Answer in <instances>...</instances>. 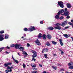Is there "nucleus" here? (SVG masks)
Here are the masks:
<instances>
[{
	"label": "nucleus",
	"instance_id": "f257e3e1",
	"mask_svg": "<svg viewBox=\"0 0 73 73\" xmlns=\"http://www.w3.org/2000/svg\"><path fill=\"white\" fill-rule=\"evenodd\" d=\"M63 2H62L60 1V2L58 1V4L59 5V6L62 8H63L64 7V4H63Z\"/></svg>",
	"mask_w": 73,
	"mask_h": 73
},
{
	"label": "nucleus",
	"instance_id": "f03ea898",
	"mask_svg": "<svg viewBox=\"0 0 73 73\" xmlns=\"http://www.w3.org/2000/svg\"><path fill=\"white\" fill-rule=\"evenodd\" d=\"M35 30H36V29H35V27L34 26H31L30 28L28 29V31L29 32H32V31H35Z\"/></svg>",
	"mask_w": 73,
	"mask_h": 73
},
{
	"label": "nucleus",
	"instance_id": "7ed1b4c3",
	"mask_svg": "<svg viewBox=\"0 0 73 73\" xmlns=\"http://www.w3.org/2000/svg\"><path fill=\"white\" fill-rule=\"evenodd\" d=\"M72 65H73V62L72 61H71L70 62L68 63V66H70V67H68L69 69H73V66H72Z\"/></svg>",
	"mask_w": 73,
	"mask_h": 73
},
{
	"label": "nucleus",
	"instance_id": "20e7f679",
	"mask_svg": "<svg viewBox=\"0 0 73 73\" xmlns=\"http://www.w3.org/2000/svg\"><path fill=\"white\" fill-rule=\"evenodd\" d=\"M12 65V62H7L4 64V66L5 67H7L9 65Z\"/></svg>",
	"mask_w": 73,
	"mask_h": 73
},
{
	"label": "nucleus",
	"instance_id": "39448f33",
	"mask_svg": "<svg viewBox=\"0 0 73 73\" xmlns=\"http://www.w3.org/2000/svg\"><path fill=\"white\" fill-rule=\"evenodd\" d=\"M64 15H65L66 16H69V15H70V13H69V11H65L64 13Z\"/></svg>",
	"mask_w": 73,
	"mask_h": 73
},
{
	"label": "nucleus",
	"instance_id": "423d86ee",
	"mask_svg": "<svg viewBox=\"0 0 73 73\" xmlns=\"http://www.w3.org/2000/svg\"><path fill=\"white\" fill-rule=\"evenodd\" d=\"M21 45L20 44H16L15 45V49H19V47L20 46H21Z\"/></svg>",
	"mask_w": 73,
	"mask_h": 73
},
{
	"label": "nucleus",
	"instance_id": "0eeeda50",
	"mask_svg": "<svg viewBox=\"0 0 73 73\" xmlns=\"http://www.w3.org/2000/svg\"><path fill=\"white\" fill-rule=\"evenodd\" d=\"M4 36V35H0V41H3L4 39V38L3 37Z\"/></svg>",
	"mask_w": 73,
	"mask_h": 73
},
{
	"label": "nucleus",
	"instance_id": "6e6552de",
	"mask_svg": "<svg viewBox=\"0 0 73 73\" xmlns=\"http://www.w3.org/2000/svg\"><path fill=\"white\" fill-rule=\"evenodd\" d=\"M35 42L36 45H41L40 42L38 39H37L35 41Z\"/></svg>",
	"mask_w": 73,
	"mask_h": 73
},
{
	"label": "nucleus",
	"instance_id": "1a4fd4ad",
	"mask_svg": "<svg viewBox=\"0 0 73 73\" xmlns=\"http://www.w3.org/2000/svg\"><path fill=\"white\" fill-rule=\"evenodd\" d=\"M37 56V53L36 52H35V53H34V54L32 56V57L33 58H35V57H36Z\"/></svg>",
	"mask_w": 73,
	"mask_h": 73
},
{
	"label": "nucleus",
	"instance_id": "9d476101",
	"mask_svg": "<svg viewBox=\"0 0 73 73\" xmlns=\"http://www.w3.org/2000/svg\"><path fill=\"white\" fill-rule=\"evenodd\" d=\"M47 38L48 39L50 40L52 38V36L48 34L47 35Z\"/></svg>",
	"mask_w": 73,
	"mask_h": 73
},
{
	"label": "nucleus",
	"instance_id": "9b49d317",
	"mask_svg": "<svg viewBox=\"0 0 73 73\" xmlns=\"http://www.w3.org/2000/svg\"><path fill=\"white\" fill-rule=\"evenodd\" d=\"M54 28L56 29H58V30H60V29H61V27L60 26H56Z\"/></svg>",
	"mask_w": 73,
	"mask_h": 73
},
{
	"label": "nucleus",
	"instance_id": "f8f14e48",
	"mask_svg": "<svg viewBox=\"0 0 73 73\" xmlns=\"http://www.w3.org/2000/svg\"><path fill=\"white\" fill-rule=\"evenodd\" d=\"M46 36L45 34H44L43 35V36H42V37H43V38L44 40H46Z\"/></svg>",
	"mask_w": 73,
	"mask_h": 73
},
{
	"label": "nucleus",
	"instance_id": "ddd939ff",
	"mask_svg": "<svg viewBox=\"0 0 73 73\" xmlns=\"http://www.w3.org/2000/svg\"><path fill=\"white\" fill-rule=\"evenodd\" d=\"M47 29L48 30H53L54 29V28L52 27H49L48 28H47Z\"/></svg>",
	"mask_w": 73,
	"mask_h": 73
},
{
	"label": "nucleus",
	"instance_id": "4468645a",
	"mask_svg": "<svg viewBox=\"0 0 73 73\" xmlns=\"http://www.w3.org/2000/svg\"><path fill=\"white\" fill-rule=\"evenodd\" d=\"M5 39H7L8 38V37H9V35L8 34H5Z\"/></svg>",
	"mask_w": 73,
	"mask_h": 73
},
{
	"label": "nucleus",
	"instance_id": "2eb2a0df",
	"mask_svg": "<svg viewBox=\"0 0 73 73\" xmlns=\"http://www.w3.org/2000/svg\"><path fill=\"white\" fill-rule=\"evenodd\" d=\"M19 49L20 50L23 51L24 50V48L23 47H21L19 48Z\"/></svg>",
	"mask_w": 73,
	"mask_h": 73
},
{
	"label": "nucleus",
	"instance_id": "dca6fc26",
	"mask_svg": "<svg viewBox=\"0 0 73 73\" xmlns=\"http://www.w3.org/2000/svg\"><path fill=\"white\" fill-rule=\"evenodd\" d=\"M55 19H58V20L60 18V16L59 15H56L55 17Z\"/></svg>",
	"mask_w": 73,
	"mask_h": 73
},
{
	"label": "nucleus",
	"instance_id": "f3484780",
	"mask_svg": "<svg viewBox=\"0 0 73 73\" xmlns=\"http://www.w3.org/2000/svg\"><path fill=\"white\" fill-rule=\"evenodd\" d=\"M67 8H71V5L70 3H67Z\"/></svg>",
	"mask_w": 73,
	"mask_h": 73
},
{
	"label": "nucleus",
	"instance_id": "a211bd4d",
	"mask_svg": "<svg viewBox=\"0 0 73 73\" xmlns=\"http://www.w3.org/2000/svg\"><path fill=\"white\" fill-rule=\"evenodd\" d=\"M45 45H46L47 46H50V44L49 42H47L46 43Z\"/></svg>",
	"mask_w": 73,
	"mask_h": 73
},
{
	"label": "nucleus",
	"instance_id": "6ab92c4d",
	"mask_svg": "<svg viewBox=\"0 0 73 73\" xmlns=\"http://www.w3.org/2000/svg\"><path fill=\"white\" fill-rule=\"evenodd\" d=\"M65 25H66V23H63V22L62 23V24H61V26L63 27H65Z\"/></svg>",
	"mask_w": 73,
	"mask_h": 73
},
{
	"label": "nucleus",
	"instance_id": "aec40b11",
	"mask_svg": "<svg viewBox=\"0 0 73 73\" xmlns=\"http://www.w3.org/2000/svg\"><path fill=\"white\" fill-rule=\"evenodd\" d=\"M23 54H25V56H28V54H27L26 52L24 51H23Z\"/></svg>",
	"mask_w": 73,
	"mask_h": 73
},
{
	"label": "nucleus",
	"instance_id": "412c9836",
	"mask_svg": "<svg viewBox=\"0 0 73 73\" xmlns=\"http://www.w3.org/2000/svg\"><path fill=\"white\" fill-rule=\"evenodd\" d=\"M52 42L54 45H56L57 44V42H55L54 41H52Z\"/></svg>",
	"mask_w": 73,
	"mask_h": 73
},
{
	"label": "nucleus",
	"instance_id": "4be33fe9",
	"mask_svg": "<svg viewBox=\"0 0 73 73\" xmlns=\"http://www.w3.org/2000/svg\"><path fill=\"white\" fill-rule=\"evenodd\" d=\"M41 35H42V34H41V33H39L38 36V38H40L41 37H42V36H41Z\"/></svg>",
	"mask_w": 73,
	"mask_h": 73
},
{
	"label": "nucleus",
	"instance_id": "5701e85b",
	"mask_svg": "<svg viewBox=\"0 0 73 73\" xmlns=\"http://www.w3.org/2000/svg\"><path fill=\"white\" fill-rule=\"evenodd\" d=\"M60 25H61V24L59 23H58L55 24V25L56 26H60Z\"/></svg>",
	"mask_w": 73,
	"mask_h": 73
},
{
	"label": "nucleus",
	"instance_id": "b1692460",
	"mask_svg": "<svg viewBox=\"0 0 73 73\" xmlns=\"http://www.w3.org/2000/svg\"><path fill=\"white\" fill-rule=\"evenodd\" d=\"M59 12H60V13H63V12H64V9H62L60 11H59Z\"/></svg>",
	"mask_w": 73,
	"mask_h": 73
},
{
	"label": "nucleus",
	"instance_id": "393cba45",
	"mask_svg": "<svg viewBox=\"0 0 73 73\" xmlns=\"http://www.w3.org/2000/svg\"><path fill=\"white\" fill-rule=\"evenodd\" d=\"M70 27H69V26L66 27L65 28L63 29V31H64V30H65L66 29H68V28H70Z\"/></svg>",
	"mask_w": 73,
	"mask_h": 73
},
{
	"label": "nucleus",
	"instance_id": "a878e982",
	"mask_svg": "<svg viewBox=\"0 0 73 73\" xmlns=\"http://www.w3.org/2000/svg\"><path fill=\"white\" fill-rule=\"evenodd\" d=\"M42 50H44V52H47L48 51V49L46 48H45L44 49H43Z\"/></svg>",
	"mask_w": 73,
	"mask_h": 73
},
{
	"label": "nucleus",
	"instance_id": "bb28decb",
	"mask_svg": "<svg viewBox=\"0 0 73 73\" xmlns=\"http://www.w3.org/2000/svg\"><path fill=\"white\" fill-rule=\"evenodd\" d=\"M23 30L24 31H25V32H27V31H28V29H27V28H24Z\"/></svg>",
	"mask_w": 73,
	"mask_h": 73
},
{
	"label": "nucleus",
	"instance_id": "cd10ccee",
	"mask_svg": "<svg viewBox=\"0 0 73 73\" xmlns=\"http://www.w3.org/2000/svg\"><path fill=\"white\" fill-rule=\"evenodd\" d=\"M52 68L53 69H54V70H56L57 69V67H54V66H52Z\"/></svg>",
	"mask_w": 73,
	"mask_h": 73
},
{
	"label": "nucleus",
	"instance_id": "c85d7f7f",
	"mask_svg": "<svg viewBox=\"0 0 73 73\" xmlns=\"http://www.w3.org/2000/svg\"><path fill=\"white\" fill-rule=\"evenodd\" d=\"M63 36L65 37H66V38H68V36L67 34H64L63 35Z\"/></svg>",
	"mask_w": 73,
	"mask_h": 73
},
{
	"label": "nucleus",
	"instance_id": "c756f323",
	"mask_svg": "<svg viewBox=\"0 0 73 73\" xmlns=\"http://www.w3.org/2000/svg\"><path fill=\"white\" fill-rule=\"evenodd\" d=\"M44 56L45 57V58H48V57H47V54H44Z\"/></svg>",
	"mask_w": 73,
	"mask_h": 73
},
{
	"label": "nucleus",
	"instance_id": "7c9ffc66",
	"mask_svg": "<svg viewBox=\"0 0 73 73\" xmlns=\"http://www.w3.org/2000/svg\"><path fill=\"white\" fill-rule=\"evenodd\" d=\"M4 33V31L2 30L0 32V33L1 34H3Z\"/></svg>",
	"mask_w": 73,
	"mask_h": 73
},
{
	"label": "nucleus",
	"instance_id": "2f4dec72",
	"mask_svg": "<svg viewBox=\"0 0 73 73\" xmlns=\"http://www.w3.org/2000/svg\"><path fill=\"white\" fill-rule=\"evenodd\" d=\"M64 19V17L63 16H62L61 17H59V19L60 20H62V19Z\"/></svg>",
	"mask_w": 73,
	"mask_h": 73
},
{
	"label": "nucleus",
	"instance_id": "473e14b6",
	"mask_svg": "<svg viewBox=\"0 0 73 73\" xmlns=\"http://www.w3.org/2000/svg\"><path fill=\"white\" fill-rule=\"evenodd\" d=\"M15 46V45L14 44H11L10 45V46L11 47V48H13Z\"/></svg>",
	"mask_w": 73,
	"mask_h": 73
},
{
	"label": "nucleus",
	"instance_id": "72a5a7b5",
	"mask_svg": "<svg viewBox=\"0 0 73 73\" xmlns=\"http://www.w3.org/2000/svg\"><path fill=\"white\" fill-rule=\"evenodd\" d=\"M5 72H6V73H8V72H9V70H5Z\"/></svg>",
	"mask_w": 73,
	"mask_h": 73
},
{
	"label": "nucleus",
	"instance_id": "f704fd0d",
	"mask_svg": "<svg viewBox=\"0 0 73 73\" xmlns=\"http://www.w3.org/2000/svg\"><path fill=\"white\" fill-rule=\"evenodd\" d=\"M14 61H15V62L17 64H18L19 63V61H18V60H15V59Z\"/></svg>",
	"mask_w": 73,
	"mask_h": 73
},
{
	"label": "nucleus",
	"instance_id": "c9c22d12",
	"mask_svg": "<svg viewBox=\"0 0 73 73\" xmlns=\"http://www.w3.org/2000/svg\"><path fill=\"white\" fill-rule=\"evenodd\" d=\"M37 71L34 70V71H33L32 72V73H37Z\"/></svg>",
	"mask_w": 73,
	"mask_h": 73
},
{
	"label": "nucleus",
	"instance_id": "e433bc0d",
	"mask_svg": "<svg viewBox=\"0 0 73 73\" xmlns=\"http://www.w3.org/2000/svg\"><path fill=\"white\" fill-rule=\"evenodd\" d=\"M68 24H69L70 25H73V23L71 22H69Z\"/></svg>",
	"mask_w": 73,
	"mask_h": 73
},
{
	"label": "nucleus",
	"instance_id": "4c0bfd02",
	"mask_svg": "<svg viewBox=\"0 0 73 73\" xmlns=\"http://www.w3.org/2000/svg\"><path fill=\"white\" fill-rule=\"evenodd\" d=\"M59 41L60 42H62V39H59Z\"/></svg>",
	"mask_w": 73,
	"mask_h": 73
},
{
	"label": "nucleus",
	"instance_id": "58836bf2",
	"mask_svg": "<svg viewBox=\"0 0 73 73\" xmlns=\"http://www.w3.org/2000/svg\"><path fill=\"white\" fill-rule=\"evenodd\" d=\"M60 43L61 45L62 46L63 45H64V43H63V42H60Z\"/></svg>",
	"mask_w": 73,
	"mask_h": 73
},
{
	"label": "nucleus",
	"instance_id": "ea45409f",
	"mask_svg": "<svg viewBox=\"0 0 73 73\" xmlns=\"http://www.w3.org/2000/svg\"><path fill=\"white\" fill-rule=\"evenodd\" d=\"M31 66L32 67H33L34 68H35V67H36V65H34L32 64Z\"/></svg>",
	"mask_w": 73,
	"mask_h": 73
},
{
	"label": "nucleus",
	"instance_id": "a19ab883",
	"mask_svg": "<svg viewBox=\"0 0 73 73\" xmlns=\"http://www.w3.org/2000/svg\"><path fill=\"white\" fill-rule=\"evenodd\" d=\"M57 15L59 16L60 15H61V13H60V12H58L57 13Z\"/></svg>",
	"mask_w": 73,
	"mask_h": 73
},
{
	"label": "nucleus",
	"instance_id": "79ce46f5",
	"mask_svg": "<svg viewBox=\"0 0 73 73\" xmlns=\"http://www.w3.org/2000/svg\"><path fill=\"white\" fill-rule=\"evenodd\" d=\"M66 18L67 19H68L70 18V16H69V15H68L66 17Z\"/></svg>",
	"mask_w": 73,
	"mask_h": 73
},
{
	"label": "nucleus",
	"instance_id": "37998d69",
	"mask_svg": "<svg viewBox=\"0 0 73 73\" xmlns=\"http://www.w3.org/2000/svg\"><path fill=\"white\" fill-rule=\"evenodd\" d=\"M7 69H11V67L9 66H8L7 67Z\"/></svg>",
	"mask_w": 73,
	"mask_h": 73
},
{
	"label": "nucleus",
	"instance_id": "c03bdc74",
	"mask_svg": "<svg viewBox=\"0 0 73 73\" xmlns=\"http://www.w3.org/2000/svg\"><path fill=\"white\" fill-rule=\"evenodd\" d=\"M67 21H64V22H63V23H64V24H66V25L67 24Z\"/></svg>",
	"mask_w": 73,
	"mask_h": 73
},
{
	"label": "nucleus",
	"instance_id": "a18cd8bd",
	"mask_svg": "<svg viewBox=\"0 0 73 73\" xmlns=\"http://www.w3.org/2000/svg\"><path fill=\"white\" fill-rule=\"evenodd\" d=\"M32 61H33L34 60L35 62H36V59H35L34 58H32Z\"/></svg>",
	"mask_w": 73,
	"mask_h": 73
},
{
	"label": "nucleus",
	"instance_id": "49530a36",
	"mask_svg": "<svg viewBox=\"0 0 73 73\" xmlns=\"http://www.w3.org/2000/svg\"><path fill=\"white\" fill-rule=\"evenodd\" d=\"M43 23H44V21H41L40 22V23L41 24H43Z\"/></svg>",
	"mask_w": 73,
	"mask_h": 73
},
{
	"label": "nucleus",
	"instance_id": "de8ad7c7",
	"mask_svg": "<svg viewBox=\"0 0 73 73\" xmlns=\"http://www.w3.org/2000/svg\"><path fill=\"white\" fill-rule=\"evenodd\" d=\"M6 48H7L8 49H10V47L8 46H7L6 47Z\"/></svg>",
	"mask_w": 73,
	"mask_h": 73
},
{
	"label": "nucleus",
	"instance_id": "09e8293b",
	"mask_svg": "<svg viewBox=\"0 0 73 73\" xmlns=\"http://www.w3.org/2000/svg\"><path fill=\"white\" fill-rule=\"evenodd\" d=\"M36 52V51H34V50H32L31 51V52L32 53H35V52Z\"/></svg>",
	"mask_w": 73,
	"mask_h": 73
},
{
	"label": "nucleus",
	"instance_id": "8fccbe9b",
	"mask_svg": "<svg viewBox=\"0 0 73 73\" xmlns=\"http://www.w3.org/2000/svg\"><path fill=\"white\" fill-rule=\"evenodd\" d=\"M31 46V45L30 44H29V43H27V46Z\"/></svg>",
	"mask_w": 73,
	"mask_h": 73
},
{
	"label": "nucleus",
	"instance_id": "3c124183",
	"mask_svg": "<svg viewBox=\"0 0 73 73\" xmlns=\"http://www.w3.org/2000/svg\"><path fill=\"white\" fill-rule=\"evenodd\" d=\"M23 66L24 68H25V65L24 64H23Z\"/></svg>",
	"mask_w": 73,
	"mask_h": 73
},
{
	"label": "nucleus",
	"instance_id": "603ef678",
	"mask_svg": "<svg viewBox=\"0 0 73 73\" xmlns=\"http://www.w3.org/2000/svg\"><path fill=\"white\" fill-rule=\"evenodd\" d=\"M60 71H64V69L62 68V69H60Z\"/></svg>",
	"mask_w": 73,
	"mask_h": 73
},
{
	"label": "nucleus",
	"instance_id": "864d4df0",
	"mask_svg": "<svg viewBox=\"0 0 73 73\" xmlns=\"http://www.w3.org/2000/svg\"><path fill=\"white\" fill-rule=\"evenodd\" d=\"M68 10V9L66 8H65L64 9V11H67V10Z\"/></svg>",
	"mask_w": 73,
	"mask_h": 73
},
{
	"label": "nucleus",
	"instance_id": "5fc2aeb1",
	"mask_svg": "<svg viewBox=\"0 0 73 73\" xmlns=\"http://www.w3.org/2000/svg\"><path fill=\"white\" fill-rule=\"evenodd\" d=\"M12 72V69H10V70H9V72Z\"/></svg>",
	"mask_w": 73,
	"mask_h": 73
},
{
	"label": "nucleus",
	"instance_id": "6e6d98bb",
	"mask_svg": "<svg viewBox=\"0 0 73 73\" xmlns=\"http://www.w3.org/2000/svg\"><path fill=\"white\" fill-rule=\"evenodd\" d=\"M12 58L14 61L15 60V59L13 58V55H12Z\"/></svg>",
	"mask_w": 73,
	"mask_h": 73
},
{
	"label": "nucleus",
	"instance_id": "4d7b16f0",
	"mask_svg": "<svg viewBox=\"0 0 73 73\" xmlns=\"http://www.w3.org/2000/svg\"><path fill=\"white\" fill-rule=\"evenodd\" d=\"M0 48L2 50H3V49H4V47H3Z\"/></svg>",
	"mask_w": 73,
	"mask_h": 73
},
{
	"label": "nucleus",
	"instance_id": "13d9d810",
	"mask_svg": "<svg viewBox=\"0 0 73 73\" xmlns=\"http://www.w3.org/2000/svg\"><path fill=\"white\" fill-rule=\"evenodd\" d=\"M39 66H40V67H42V66L41 64H39Z\"/></svg>",
	"mask_w": 73,
	"mask_h": 73
},
{
	"label": "nucleus",
	"instance_id": "bf43d9fd",
	"mask_svg": "<svg viewBox=\"0 0 73 73\" xmlns=\"http://www.w3.org/2000/svg\"><path fill=\"white\" fill-rule=\"evenodd\" d=\"M61 54H62L63 53H64V52H63V51H62L61 52Z\"/></svg>",
	"mask_w": 73,
	"mask_h": 73
},
{
	"label": "nucleus",
	"instance_id": "052dcab7",
	"mask_svg": "<svg viewBox=\"0 0 73 73\" xmlns=\"http://www.w3.org/2000/svg\"><path fill=\"white\" fill-rule=\"evenodd\" d=\"M44 50H43L42 51V53L44 54Z\"/></svg>",
	"mask_w": 73,
	"mask_h": 73
},
{
	"label": "nucleus",
	"instance_id": "680f3d73",
	"mask_svg": "<svg viewBox=\"0 0 73 73\" xmlns=\"http://www.w3.org/2000/svg\"><path fill=\"white\" fill-rule=\"evenodd\" d=\"M43 73H46V71H44L43 72Z\"/></svg>",
	"mask_w": 73,
	"mask_h": 73
},
{
	"label": "nucleus",
	"instance_id": "e2e57ef3",
	"mask_svg": "<svg viewBox=\"0 0 73 73\" xmlns=\"http://www.w3.org/2000/svg\"><path fill=\"white\" fill-rule=\"evenodd\" d=\"M5 53H7V54H9V52L7 51H6L5 52Z\"/></svg>",
	"mask_w": 73,
	"mask_h": 73
},
{
	"label": "nucleus",
	"instance_id": "0e129e2a",
	"mask_svg": "<svg viewBox=\"0 0 73 73\" xmlns=\"http://www.w3.org/2000/svg\"><path fill=\"white\" fill-rule=\"evenodd\" d=\"M58 66H61V65L59 63H58Z\"/></svg>",
	"mask_w": 73,
	"mask_h": 73
},
{
	"label": "nucleus",
	"instance_id": "69168bd1",
	"mask_svg": "<svg viewBox=\"0 0 73 73\" xmlns=\"http://www.w3.org/2000/svg\"><path fill=\"white\" fill-rule=\"evenodd\" d=\"M34 69H35V70H37L38 69L37 68H35Z\"/></svg>",
	"mask_w": 73,
	"mask_h": 73
},
{
	"label": "nucleus",
	"instance_id": "338daca9",
	"mask_svg": "<svg viewBox=\"0 0 73 73\" xmlns=\"http://www.w3.org/2000/svg\"><path fill=\"white\" fill-rule=\"evenodd\" d=\"M53 56H56V54H54Z\"/></svg>",
	"mask_w": 73,
	"mask_h": 73
},
{
	"label": "nucleus",
	"instance_id": "774afa93",
	"mask_svg": "<svg viewBox=\"0 0 73 73\" xmlns=\"http://www.w3.org/2000/svg\"><path fill=\"white\" fill-rule=\"evenodd\" d=\"M71 21L72 23H73V20H71Z\"/></svg>",
	"mask_w": 73,
	"mask_h": 73
}]
</instances>
